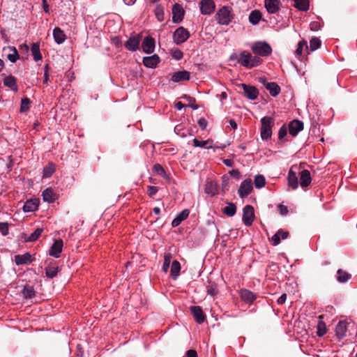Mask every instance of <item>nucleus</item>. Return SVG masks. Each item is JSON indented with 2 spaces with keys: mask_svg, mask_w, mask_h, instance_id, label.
Returning a JSON list of instances; mask_svg holds the SVG:
<instances>
[{
  "mask_svg": "<svg viewBox=\"0 0 357 357\" xmlns=\"http://www.w3.org/2000/svg\"><path fill=\"white\" fill-rule=\"evenodd\" d=\"M43 199L48 203L54 202L56 199V195L51 188H46L42 193Z\"/></svg>",
  "mask_w": 357,
  "mask_h": 357,
  "instance_id": "nucleus-28",
  "label": "nucleus"
},
{
  "mask_svg": "<svg viewBox=\"0 0 357 357\" xmlns=\"http://www.w3.org/2000/svg\"><path fill=\"white\" fill-rule=\"evenodd\" d=\"M287 300V295L286 294H282L278 299L277 303L279 305H282L285 303Z\"/></svg>",
  "mask_w": 357,
  "mask_h": 357,
  "instance_id": "nucleus-62",
  "label": "nucleus"
},
{
  "mask_svg": "<svg viewBox=\"0 0 357 357\" xmlns=\"http://www.w3.org/2000/svg\"><path fill=\"white\" fill-rule=\"evenodd\" d=\"M207 293L211 296H215L218 294L217 285L214 283L210 284L207 287Z\"/></svg>",
  "mask_w": 357,
  "mask_h": 357,
  "instance_id": "nucleus-52",
  "label": "nucleus"
},
{
  "mask_svg": "<svg viewBox=\"0 0 357 357\" xmlns=\"http://www.w3.org/2000/svg\"><path fill=\"white\" fill-rule=\"evenodd\" d=\"M31 54L33 59L36 61H40L42 59V55L40 51V45L38 43H33L31 47Z\"/></svg>",
  "mask_w": 357,
  "mask_h": 357,
  "instance_id": "nucleus-34",
  "label": "nucleus"
},
{
  "mask_svg": "<svg viewBox=\"0 0 357 357\" xmlns=\"http://www.w3.org/2000/svg\"><path fill=\"white\" fill-rule=\"evenodd\" d=\"M140 41L141 36L139 34H134L128 38L124 45L128 50L135 52L139 48Z\"/></svg>",
  "mask_w": 357,
  "mask_h": 357,
  "instance_id": "nucleus-7",
  "label": "nucleus"
},
{
  "mask_svg": "<svg viewBox=\"0 0 357 357\" xmlns=\"http://www.w3.org/2000/svg\"><path fill=\"white\" fill-rule=\"evenodd\" d=\"M32 262V256L29 252L24 255H17L15 256V263L16 265L29 264Z\"/></svg>",
  "mask_w": 357,
  "mask_h": 357,
  "instance_id": "nucleus-17",
  "label": "nucleus"
},
{
  "mask_svg": "<svg viewBox=\"0 0 357 357\" xmlns=\"http://www.w3.org/2000/svg\"><path fill=\"white\" fill-rule=\"evenodd\" d=\"M183 52L179 50H176L172 52V57L176 60H181L183 58Z\"/></svg>",
  "mask_w": 357,
  "mask_h": 357,
  "instance_id": "nucleus-56",
  "label": "nucleus"
},
{
  "mask_svg": "<svg viewBox=\"0 0 357 357\" xmlns=\"http://www.w3.org/2000/svg\"><path fill=\"white\" fill-rule=\"evenodd\" d=\"M9 49L13 52V53L8 54V59L10 62L15 63L20 58L19 54L15 47H9Z\"/></svg>",
  "mask_w": 357,
  "mask_h": 357,
  "instance_id": "nucleus-47",
  "label": "nucleus"
},
{
  "mask_svg": "<svg viewBox=\"0 0 357 357\" xmlns=\"http://www.w3.org/2000/svg\"><path fill=\"white\" fill-rule=\"evenodd\" d=\"M53 37L57 44H62L66 39V36L63 31L59 27L54 29Z\"/></svg>",
  "mask_w": 357,
  "mask_h": 357,
  "instance_id": "nucleus-26",
  "label": "nucleus"
},
{
  "mask_svg": "<svg viewBox=\"0 0 357 357\" xmlns=\"http://www.w3.org/2000/svg\"><path fill=\"white\" fill-rule=\"evenodd\" d=\"M160 61V58L157 54L143 58V63L147 68H154Z\"/></svg>",
  "mask_w": 357,
  "mask_h": 357,
  "instance_id": "nucleus-18",
  "label": "nucleus"
},
{
  "mask_svg": "<svg viewBox=\"0 0 357 357\" xmlns=\"http://www.w3.org/2000/svg\"><path fill=\"white\" fill-rule=\"evenodd\" d=\"M241 87L243 90V95L250 100H255L257 98L259 91L257 89L253 86L242 84Z\"/></svg>",
  "mask_w": 357,
  "mask_h": 357,
  "instance_id": "nucleus-11",
  "label": "nucleus"
},
{
  "mask_svg": "<svg viewBox=\"0 0 357 357\" xmlns=\"http://www.w3.org/2000/svg\"><path fill=\"white\" fill-rule=\"evenodd\" d=\"M231 9L228 6H224L218 10L215 15V20L219 24L228 25L233 20Z\"/></svg>",
  "mask_w": 357,
  "mask_h": 357,
  "instance_id": "nucleus-2",
  "label": "nucleus"
},
{
  "mask_svg": "<svg viewBox=\"0 0 357 357\" xmlns=\"http://www.w3.org/2000/svg\"><path fill=\"white\" fill-rule=\"evenodd\" d=\"M172 259V255L171 253L168 252L164 255V263L162 269L165 273H167L168 271Z\"/></svg>",
  "mask_w": 357,
  "mask_h": 357,
  "instance_id": "nucleus-43",
  "label": "nucleus"
},
{
  "mask_svg": "<svg viewBox=\"0 0 357 357\" xmlns=\"http://www.w3.org/2000/svg\"><path fill=\"white\" fill-rule=\"evenodd\" d=\"M348 323L346 321H340L335 327L336 336L342 339L346 335Z\"/></svg>",
  "mask_w": 357,
  "mask_h": 357,
  "instance_id": "nucleus-20",
  "label": "nucleus"
},
{
  "mask_svg": "<svg viewBox=\"0 0 357 357\" xmlns=\"http://www.w3.org/2000/svg\"><path fill=\"white\" fill-rule=\"evenodd\" d=\"M254 208L250 205H246L243 210V222L245 226H250L254 221Z\"/></svg>",
  "mask_w": 357,
  "mask_h": 357,
  "instance_id": "nucleus-6",
  "label": "nucleus"
},
{
  "mask_svg": "<svg viewBox=\"0 0 357 357\" xmlns=\"http://www.w3.org/2000/svg\"><path fill=\"white\" fill-rule=\"evenodd\" d=\"M190 311L198 324H202L205 321V315L200 306H192Z\"/></svg>",
  "mask_w": 357,
  "mask_h": 357,
  "instance_id": "nucleus-16",
  "label": "nucleus"
},
{
  "mask_svg": "<svg viewBox=\"0 0 357 357\" xmlns=\"http://www.w3.org/2000/svg\"><path fill=\"white\" fill-rule=\"evenodd\" d=\"M189 37V31L183 26H180L176 29L173 35L174 41L177 45L185 43Z\"/></svg>",
  "mask_w": 357,
  "mask_h": 357,
  "instance_id": "nucleus-5",
  "label": "nucleus"
},
{
  "mask_svg": "<svg viewBox=\"0 0 357 357\" xmlns=\"http://www.w3.org/2000/svg\"><path fill=\"white\" fill-rule=\"evenodd\" d=\"M192 142L193 146L195 147L205 148L207 149L213 148V140L211 139L204 141H199L197 138H195L192 140Z\"/></svg>",
  "mask_w": 357,
  "mask_h": 357,
  "instance_id": "nucleus-30",
  "label": "nucleus"
},
{
  "mask_svg": "<svg viewBox=\"0 0 357 357\" xmlns=\"http://www.w3.org/2000/svg\"><path fill=\"white\" fill-rule=\"evenodd\" d=\"M63 245V243L61 239L56 240L49 250L50 255L55 258H59L62 252Z\"/></svg>",
  "mask_w": 357,
  "mask_h": 357,
  "instance_id": "nucleus-15",
  "label": "nucleus"
},
{
  "mask_svg": "<svg viewBox=\"0 0 357 357\" xmlns=\"http://www.w3.org/2000/svg\"><path fill=\"white\" fill-rule=\"evenodd\" d=\"M223 213L229 217H232L236 212V207L234 204L229 203L222 210Z\"/></svg>",
  "mask_w": 357,
  "mask_h": 357,
  "instance_id": "nucleus-39",
  "label": "nucleus"
},
{
  "mask_svg": "<svg viewBox=\"0 0 357 357\" xmlns=\"http://www.w3.org/2000/svg\"><path fill=\"white\" fill-rule=\"evenodd\" d=\"M181 271L180 263L177 260H174L172 263L170 274L174 280H176L179 275Z\"/></svg>",
  "mask_w": 357,
  "mask_h": 357,
  "instance_id": "nucleus-33",
  "label": "nucleus"
},
{
  "mask_svg": "<svg viewBox=\"0 0 357 357\" xmlns=\"http://www.w3.org/2000/svg\"><path fill=\"white\" fill-rule=\"evenodd\" d=\"M252 52L261 56H267L272 52L271 47L266 42L259 41L252 44Z\"/></svg>",
  "mask_w": 357,
  "mask_h": 357,
  "instance_id": "nucleus-4",
  "label": "nucleus"
},
{
  "mask_svg": "<svg viewBox=\"0 0 357 357\" xmlns=\"http://www.w3.org/2000/svg\"><path fill=\"white\" fill-rule=\"evenodd\" d=\"M304 47L308 49L307 46V42L305 40H301L298 43L297 49L295 51L296 56L300 57L302 55L303 50Z\"/></svg>",
  "mask_w": 357,
  "mask_h": 357,
  "instance_id": "nucleus-50",
  "label": "nucleus"
},
{
  "mask_svg": "<svg viewBox=\"0 0 357 357\" xmlns=\"http://www.w3.org/2000/svg\"><path fill=\"white\" fill-rule=\"evenodd\" d=\"M142 47L144 53H153L155 50V40L151 36L145 37L142 41Z\"/></svg>",
  "mask_w": 357,
  "mask_h": 357,
  "instance_id": "nucleus-14",
  "label": "nucleus"
},
{
  "mask_svg": "<svg viewBox=\"0 0 357 357\" xmlns=\"http://www.w3.org/2000/svg\"><path fill=\"white\" fill-rule=\"evenodd\" d=\"M279 210H280V213L281 215H286L288 213V209H287V207L284 206V205H282V204H280L279 206Z\"/></svg>",
  "mask_w": 357,
  "mask_h": 357,
  "instance_id": "nucleus-60",
  "label": "nucleus"
},
{
  "mask_svg": "<svg viewBox=\"0 0 357 357\" xmlns=\"http://www.w3.org/2000/svg\"><path fill=\"white\" fill-rule=\"evenodd\" d=\"M252 190V183L251 179H245L241 183L238 193L240 197L244 198L250 195Z\"/></svg>",
  "mask_w": 357,
  "mask_h": 357,
  "instance_id": "nucleus-8",
  "label": "nucleus"
},
{
  "mask_svg": "<svg viewBox=\"0 0 357 357\" xmlns=\"http://www.w3.org/2000/svg\"><path fill=\"white\" fill-rule=\"evenodd\" d=\"M240 296L245 303H252L257 298L256 295L248 289L241 290Z\"/></svg>",
  "mask_w": 357,
  "mask_h": 357,
  "instance_id": "nucleus-27",
  "label": "nucleus"
},
{
  "mask_svg": "<svg viewBox=\"0 0 357 357\" xmlns=\"http://www.w3.org/2000/svg\"><path fill=\"white\" fill-rule=\"evenodd\" d=\"M153 171L165 179H169V176L165 172L164 168L159 164H155L153 166Z\"/></svg>",
  "mask_w": 357,
  "mask_h": 357,
  "instance_id": "nucleus-46",
  "label": "nucleus"
},
{
  "mask_svg": "<svg viewBox=\"0 0 357 357\" xmlns=\"http://www.w3.org/2000/svg\"><path fill=\"white\" fill-rule=\"evenodd\" d=\"M321 44V40L316 37L311 38L310 40V48L311 51H314L320 47Z\"/></svg>",
  "mask_w": 357,
  "mask_h": 357,
  "instance_id": "nucleus-48",
  "label": "nucleus"
},
{
  "mask_svg": "<svg viewBox=\"0 0 357 357\" xmlns=\"http://www.w3.org/2000/svg\"><path fill=\"white\" fill-rule=\"evenodd\" d=\"M39 204V200L38 199H31L27 200L23 206L24 212H33L37 210Z\"/></svg>",
  "mask_w": 357,
  "mask_h": 357,
  "instance_id": "nucleus-21",
  "label": "nucleus"
},
{
  "mask_svg": "<svg viewBox=\"0 0 357 357\" xmlns=\"http://www.w3.org/2000/svg\"><path fill=\"white\" fill-rule=\"evenodd\" d=\"M310 29L312 31H318L321 29V24L318 22H312L310 24Z\"/></svg>",
  "mask_w": 357,
  "mask_h": 357,
  "instance_id": "nucleus-57",
  "label": "nucleus"
},
{
  "mask_svg": "<svg viewBox=\"0 0 357 357\" xmlns=\"http://www.w3.org/2000/svg\"><path fill=\"white\" fill-rule=\"evenodd\" d=\"M254 183L257 188H263L266 184L265 177L261 174L257 175L255 177Z\"/></svg>",
  "mask_w": 357,
  "mask_h": 357,
  "instance_id": "nucleus-45",
  "label": "nucleus"
},
{
  "mask_svg": "<svg viewBox=\"0 0 357 357\" xmlns=\"http://www.w3.org/2000/svg\"><path fill=\"white\" fill-rule=\"evenodd\" d=\"M288 236V231H284L282 229L278 230V231L274 234L271 238L272 245L274 246L279 245L281 239H286Z\"/></svg>",
  "mask_w": 357,
  "mask_h": 357,
  "instance_id": "nucleus-24",
  "label": "nucleus"
},
{
  "mask_svg": "<svg viewBox=\"0 0 357 357\" xmlns=\"http://www.w3.org/2000/svg\"><path fill=\"white\" fill-rule=\"evenodd\" d=\"M266 89L269 91L270 94L273 96H276L280 91V88L275 82H267L266 84Z\"/></svg>",
  "mask_w": 357,
  "mask_h": 357,
  "instance_id": "nucleus-32",
  "label": "nucleus"
},
{
  "mask_svg": "<svg viewBox=\"0 0 357 357\" xmlns=\"http://www.w3.org/2000/svg\"><path fill=\"white\" fill-rule=\"evenodd\" d=\"M326 333V325L323 322H319L317 326V335L323 336Z\"/></svg>",
  "mask_w": 357,
  "mask_h": 357,
  "instance_id": "nucleus-53",
  "label": "nucleus"
},
{
  "mask_svg": "<svg viewBox=\"0 0 357 357\" xmlns=\"http://www.w3.org/2000/svg\"><path fill=\"white\" fill-rule=\"evenodd\" d=\"M351 278V275L342 269L337 271L336 279L339 282H346Z\"/></svg>",
  "mask_w": 357,
  "mask_h": 357,
  "instance_id": "nucleus-36",
  "label": "nucleus"
},
{
  "mask_svg": "<svg viewBox=\"0 0 357 357\" xmlns=\"http://www.w3.org/2000/svg\"><path fill=\"white\" fill-rule=\"evenodd\" d=\"M43 7L44 11L46 13H49L50 8H49V6L47 3V0H43Z\"/></svg>",
  "mask_w": 357,
  "mask_h": 357,
  "instance_id": "nucleus-64",
  "label": "nucleus"
},
{
  "mask_svg": "<svg viewBox=\"0 0 357 357\" xmlns=\"http://www.w3.org/2000/svg\"><path fill=\"white\" fill-rule=\"evenodd\" d=\"M8 224L6 222H1L0 223V232L3 236H6L8 234Z\"/></svg>",
  "mask_w": 357,
  "mask_h": 357,
  "instance_id": "nucleus-54",
  "label": "nucleus"
},
{
  "mask_svg": "<svg viewBox=\"0 0 357 357\" xmlns=\"http://www.w3.org/2000/svg\"><path fill=\"white\" fill-rule=\"evenodd\" d=\"M22 294L25 298H31L35 295V291L33 287L30 285L24 286L22 290Z\"/></svg>",
  "mask_w": 357,
  "mask_h": 357,
  "instance_id": "nucleus-44",
  "label": "nucleus"
},
{
  "mask_svg": "<svg viewBox=\"0 0 357 357\" xmlns=\"http://www.w3.org/2000/svg\"><path fill=\"white\" fill-rule=\"evenodd\" d=\"M261 137L262 139L267 140L272 135V126H273V119L269 116H265L261 119Z\"/></svg>",
  "mask_w": 357,
  "mask_h": 357,
  "instance_id": "nucleus-3",
  "label": "nucleus"
},
{
  "mask_svg": "<svg viewBox=\"0 0 357 357\" xmlns=\"http://www.w3.org/2000/svg\"><path fill=\"white\" fill-rule=\"evenodd\" d=\"M155 15L159 22L165 20L164 8L161 4H156L154 10Z\"/></svg>",
  "mask_w": 357,
  "mask_h": 357,
  "instance_id": "nucleus-37",
  "label": "nucleus"
},
{
  "mask_svg": "<svg viewBox=\"0 0 357 357\" xmlns=\"http://www.w3.org/2000/svg\"><path fill=\"white\" fill-rule=\"evenodd\" d=\"M3 84L14 91H17L18 90L16 79L15 77L12 75H9L4 77Z\"/></svg>",
  "mask_w": 357,
  "mask_h": 357,
  "instance_id": "nucleus-29",
  "label": "nucleus"
},
{
  "mask_svg": "<svg viewBox=\"0 0 357 357\" xmlns=\"http://www.w3.org/2000/svg\"><path fill=\"white\" fill-rule=\"evenodd\" d=\"M188 357H197V354L195 350L190 349L186 354Z\"/></svg>",
  "mask_w": 357,
  "mask_h": 357,
  "instance_id": "nucleus-63",
  "label": "nucleus"
},
{
  "mask_svg": "<svg viewBox=\"0 0 357 357\" xmlns=\"http://www.w3.org/2000/svg\"><path fill=\"white\" fill-rule=\"evenodd\" d=\"M304 125L301 121L293 120L288 126L289 133L292 137H296L299 132L303 130Z\"/></svg>",
  "mask_w": 357,
  "mask_h": 357,
  "instance_id": "nucleus-10",
  "label": "nucleus"
},
{
  "mask_svg": "<svg viewBox=\"0 0 357 357\" xmlns=\"http://www.w3.org/2000/svg\"><path fill=\"white\" fill-rule=\"evenodd\" d=\"M190 79V73L187 70L178 71L172 76V80L174 82L185 81Z\"/></svg>",
  "mask_w": 357,
  "mask_h": 357,
  "instance_id": "nucleus-23",
  "label": "nucleus"
},
{
  "mask_svg": "<svg viewBox=\"0 0 357 357\" xmlns=\"http://www.w3.org/2000/svg\"><path fill=\"white\" fill-rule=\"evenodd\" d=\"M56 167L54 164L50 162L43 168V177L49 178L55 172Z\"/></svg>",
  "mask_w": 357,
  "mask_h": 357,
  "instance_id": "nucleus-41",
  "label": "nucleus"
},
{
  "mask_svg": "<svg viewBox=\"0 0 357 357\" xmlns=\"http://www.w3.org/2000/svg\"><path fill=\"white\" fill-rule=\"evenodd\" d=\"M183 98L186 99L188 103L185 104L186 108H190L192 110L198 109V105L195 103V100L191 97L185 96Z\"/></svg>",
  "mask_w": 357,
  "mask_h": 357,
  "instance_id": "nucleus-49",
  "label": "nucleus"
},
{
  "mask_svg": "<svg viewBox=\"0 0 357 357\" xmlns=\"http://www.w3.org/2000/svg\"><path fill=\"white\" fill-rule=\"evenodd\" d=\"M185 10L183 7L175 3L172 7V21L174 23H180L183 20Z\"/></svg>",
  "mask_w": 357,
  "mask_h": 357,
  "instance_id": "nucleus-9",
  "label": "nucleus"
},
{
  "mask_svg": "<svg viewBox=\"0 0 357 357\" xmlns=\"http://www.w3.org/2000/svg\"><path fill=\"white\" fill-rule=\"evenodd\" d=\"M59 272L58 266H50L45 269V275L48 278H54L57 275Z\"/></svg>",
  "mask_w": 357,
  "mask_h": 357,
  "instance_id": "nucleus-42",
  "label": "nucleus"
},
{
  "mask_svg": "<svg viewBox=\"0 0 357 357\" xmlns=\"http://www.w3.org/2000/svg\"><path fill=\"white\" fill-rule=\"evenodd\" d=\"M30 100L28 98H24L21 100V112H25L28 110L30 107Z\"/></svg>",
  "mask_w": 357,
  "mask_h": 357,
  "instance_id": "nucleus-51",
  "label": "nucleus"
},
{
  "mask_svg": "<svg viewBox=\"0 0 357 357\" xmlns=\"http://www.w3.org/2000/svg\"><path fill=\"white\" fill-rule=\"evenodd\" d=\"M287 131H289L288 128L284 125L282 126L279 130V132H278L279 138L280 139L284 138L287 135Z\"/></svg>",
  "mask_w": 357,
  "mask_h": 357,
  "instance_id": "nucleus-55",
  "label": "nucleus"
},
{
  "mask_svg": "<svg viewBox=\"0 0 357 357\" xmlns=\"http://www.w3.org/2000/svg\"><path fill=\"white\" fill-rule=\"evenodd\" d=\"M205 192L210 196L215 195L218 192V185L213 181L208 182L205 185Z\"/></svg>",
  "mask_w": 357,
  "mask_h": 357,
  "instance_id": "nucleus-31",
  "label": "nucleus"
},
{
  "mask_svg": "<svg viewBox=\"0 0 357 357\" xmlns=\"http://www.w3.org/2000/svg\"><path fill=\"white\" fill-rule=\"evenodd\" d=\"M190 211L188 209H184L180 212L172 222V226L176 227L178 226L183 220H185L189 215Z\"/></svg>",
  "mask_w": 357,
  "mask_h": 357,
  "instance_id": "nucleus-22",
  "label": "nucleus"
},
{
  "mask_svg": "<svg viewBox=\"0 0 357 357\" xmlns=\"http://www.w3.org/2000/svg\"><path fill=\"white\" fill-rule=\"evenodd\" d=\"M261 61V60L259 57L256 56H252L250 53L245 51L242 52L238 58V62L241 66L248 68L258 66Z\"/></svg>",
  "mask_w": 357,
  "mask_h": 357,
  "instance_id": "nucleus-1",
  "label": "nucleus"
},
{
  "mask_svg": "<svg viewBox=\"0 0 357 357\" xmlns=\"http://www.w3.org/2000/svg\"><path fill=\"white\" fill-rule=\"evenodd\" d=\"M198 125L200 127V128L202 130H204L206 128L208 122H207L206 119H205L204 118H201L198 120Z\"/></svg>",
  "mask_w": 357,
  "mask_h": 357,
  "instance_id": "nucleus-58",
  "label": "nucleus"
},
{
  "mask_svg": "<svg viewBox=\"0 0 357 357\" xmlns=\"http://www.w3.org/2000/svg\"><path fill=\"white\" fill-rule=\"evenodd\" d=\"M43 232V229L37 228L33 232H32L28 237L24 238V241L26 242L36 241Z\"/></svg>",
  "mask_w": 357,
  "mask_h": 357,
  "instance_id": "nucleus-40",
  "label": "nucleus"
},
{
  "mask_svg": "<svg viewBox=\"0 0 357 357\" xmlns=\"http://www.w3.org/2000/svg\"><path fill=\"white\" fill-rule=\"evenodd\" d=\"M174 107L176 109L180 111L182 109H186V106L185 104H183L181 102L178 101L175 103Z\"/></svg>",
  "mask_w": 357,
  "mask_h": 357,
  "instance_id": "nucleus-61",
  "label": "nucleus"
},
{
  "mask_svg": "<svg viewBox=\"0 0 357 357\" xmlns=\"http://www.w3.org/2000/svg\"><path fill=\"white\" fill-rule=\"evenodd\" d=\"M261 18V14L259 10H253L249 15V22L253 24H257Z\"/></svg>",
  "mask_w": 357,
  "mask_h": 357,
  "instance_id": "nucleus-35",
  "label": "nucleus"
},
{
  "mask_svg": "<svg viewBox=\"0 0 357 357\" xmlns=\"http://www.w3.org/2000/svg\"><path fill=\"white\" fill-rule=\"evenodd\" d=\"M200 11L203 15H211L215 10V3L212 0H201Z\"/></svg>",
  "mask_w": 357,
  "mask_h": 357,
  "instance_id": "nucleus-12",
  "label": "nucleus"
},
{
  "mask_svg": "<svg viewBox=\"0 0 357 357\" xmlns=\"http://www.w3.org/2000/svg\"><path fill=\"white\" fill-rule=\"evenodd\" d=\"M300 175V185L302 188H305L310 185L312 181L310 173L308 170L304 169L299 174Z\"/></svg>",
  "mask_w": 357,
  "mask_h": 357,
  "instance_id": "nucleus-19",
  "label": "nucleus"
},
{
  "mask_svg": "<svg viewBox=\"0 0 357 357\" xmlns=\"http://www.w3.org/2000/svg\"><path fill=\"white\" fill-rule=\"evenodd\" d=\"M294 6L302 11H307L309 9V1L307 0H294Z\"/></svg>",
  "mask_w": 357,
  "mask_h": 357,
  "instance_id": "nucleus-38",
  "label": "nucleus"
},
{
  "mask_svg": "<svg viewBox=\"0 0 357 357\" xmlns=\"http://www.w3.org/2000/svg\"><path fill=\"white\" fill-rule=\"evenodd\" d=\"M158 188L155 186H148L147 194L150 197H153L158 192Z\"/></svg>",
  "mask_w": 357,
  "mask_h": 357,
  "instance_id": "nucleus-59",
  "label": "nucleus"
},
{
  "mask_svg": "<svg viewBox=\"0 0 357 357\" xmlns=\"http://www.w3.org/2000/svg\"><path fill=\"white\" fill-rule=\"evenodd\" d=\"M288 185L293 189L296 190L298 187V176L292 168L290 169L288 173Z\"/></svg>",
  "mask_w": 357,
  "mask_h": 357,
  "instance_id": "nucleus-25",
  "label": "nucleus"
},
{
  "mask_svg": "<svg viewBox=\"0 0 357 357\" xmlns=\"http://www.w3.org/2000/svg\"><path fill=\"white\" fill-rule=\"evenodd\" d=\"M280 0H264V6L270 14L276 13L280 10Z\"/></svg>",
  "mask_w": 357,
  "mask_h": 357,
  "instance_id": "nucleus-13",
  "label": "nucleus"
}]
</instances>
